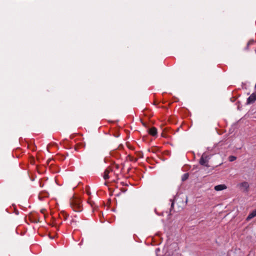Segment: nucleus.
Masks as SVG:
<instances>
[{"label":"nucleus","instance_id":"obj_1","mask_svg":"<svg viewBox=\"0 0 256 256\" xmlns=\"http://www.w3.org/2000/svg\"><path fill=\"white\" fill-rule=\"evenodd\" d=\"M70 205L75 212H80L82 210V202L80 198L73 197L70 200Z\"/></svg>","mask_w":256,"mask_h":256},{"label":"nucleus","instance_id":"obj_2","mask_svg":"<svg viewBox=\"0 0 256 256\" xmlns=\"http://www.w3.org/2000/svg\"><path fill=\"white\" fill-rule=\"evenodd\" d=\"M209 159V156L206 154L204 153L200 160V164L202 166L208 167V162Z\"/></svg>","mask_w":256,"mask_h":256},{"label":"nucleus","instance_id":"obj_3","mask_svg":"<svg viewBox=\"0 0 256 256\" xmlns=\"http://www.w3.org/2000/svg\"><path fill=\"white\" fill-rule=\"evenodd\" d=\"M240 188L244 192H248L249 188V184L246 182H244L239 184Z\"/></svg>","mask_w":256,"mask_h":256},{"label":"nucleus","instance_id":"obj_4","mask_svg":"<svg viewBox=\"0 0 256 256\" xmlns=\"http://www.w3.org/2000/svg\"><path fill=\"white\" fill-rule=\"evenodd\" d=\"M256 100V94H252L247 99V104H250L254 102Z\"/></svg>","mask_w":256,"mask_h":256},{"label":"nucleus","instance_id":"obj_5","mask_svg":"<svg viewBox=\"0 0 256 256\" xmlns=\"http://www.w3.org/2000/svg\"><path fill=\"white\" fill-rule=\"evenodd\" d=\"M112 172V169L108 167V168L104 172L103 178L104 180H107L109 178V176L108 174L110 172Z\"/></svg>","mask_w":256,"mask_h":256},{"label":"nucleus","instance_id":"obj_6","mask_svg":"<svg viewBox=\"0 0 256 256\" xmlns=\"http://www.w3.org/2000/svg\"><path fill=\"white\" fill-rule=\"evenodd\" d=\"M256 216V210H252L246 218V220L248 222L252 218Z\"/></svg>","mask_w":256,"mask_h":256},{"label":"nucleus","instance_id":"obj_7","mask_svg":"<svg viewBox=\"0 0 256 256\" xmlns=\"http://www.w3.org/2000/svg\"><path fill=\"white\" fill-rule=\"evenodd\" d=\"M226 188V186L225 184H218L214 186V189L216 191H220Z\"/></svg>","mask_w":256,"mask_h":256},{"label":"nucleus","instance_id":"obj_8","mask_svg":"<svg viewBox=\"0 0 256 256\" xmlns=\"http://www.w3.org/2000/svg\"><path fill=\"white\" fill-rule=\"evenodd\" d=\"M149 134L154 136L157 135V129L156 128H152L149 130Z\"/></svg>","mask_w":256,"mask_h":256},{"label":"nucleus","instance_id":"obj_9","mask_svg":"<svg viewBox=\"0 0 256 256\" xmlns=\"http://www.w3.org/2000/svg\"><path fill=\"white\" fill-rule=\"evenodd\" d=\"M236 159V156H230L228 158V160L230 162H234Z\"/></svg>","mask_w":256,"mask_h":256},{"label":"nucleus","instance_id":"obj_10","mask_svg":"<svg viewBox=\"0 0 256 256\" xmlns=\"http://www.w3.org/2000/svg\"><path fill=\"white\" fill-rule=\"evenodd\" d=\"M188 174H184L182 177V181L186 180L188 178Z\"/></svg>","mask_w":256,"mask_h":256},{"label":"nucleus","instance_id":"obj_11","mask_svg":"<svg viewBox=\"0 0 256 256\" xmlns=\"http://www.w3.org/2000/svg\"><path fill=\"white\" fill-rule=\"evenodd\" d=\"M62 216H63L64 218V220H66L68 218L69 216L68 214L66 212H62Z\"/></svg>","mask_w":256,"mask_h":256},{"label":"nucleus","instance_id":"obj_12","mask_svg":"<svg viewBox=\"0 0 256 256\" xmlns=\"http://www.w3.org/2000/svg\"><path fill=\"white\" fill-rule=\"evenodd\" d=\"M76 222L73 218L71 222H70V224L72 225L76 224Z\"/></svg>","mask_w":256,"mask_h":256},{"label":"nucleus","instance_id":"obj_13","mask_svg":"<svg viewBox=\"0 0 256 256\" xmlns=\"http://www.w3.org/2000/svg\"><path fill=\"white\" fill-rule=\"evenodd\" d=\"M86 194H87L88 195H90V190H86Z\"/></svg>","mask_w":256,"mask_h":256},{"label":"nucleus","instance_id":"obj_14","mask_svg":"<svg viewBox=\"0 0 256 256\" xmlns=\"http://www.w3.org/2000/svg\"><path fill=\"white\" fill-rule=\"evenodd\" d=\"M115 167L116 169H118L119 168V166L118 164H116Z\"/></svg>","mask_w":256,"mask_h":256},{"label":"nucleus","instance_id":"obj_15","mask_svg":"<svg viewBox=\"0 0 256 256\" xmlns=\"http://www.w3.org/2000/svg\"><path fill=\"white\" fill-rule=\"evenodd\" d=\"M88 202L90 204V205H91L92 206V202L90 201V199L88 200Z\"/></svg>","mask_w":256,"mask_h":256},{"label":"nucleus","instance_id":"obj_16","mask_svg":"<svg viewBox=\"0 0 256 256\" xmlns=\"http://www.w3.org/2000/svg\"><path fill=\"white\" fill-rule=\"evenodd\" d=\"M173 206H174V203L172 202V205H171V208H172V207H173Z\"/></svg>","mask_w":256,"mask_h":256},{"label":"nucleus","instance_id":"obj_17","mask_svg":"<svg viewBox=\"0 0 256 256\" xmlns=\"http://www.w3.org/2000/svg\"><path fill=\"white\" fill-rule=\"evenodd\" d=\"M250 42H248V45L250 44Z\"/></svg>","mask_w":256,"mask_h":256}]
</instances>
